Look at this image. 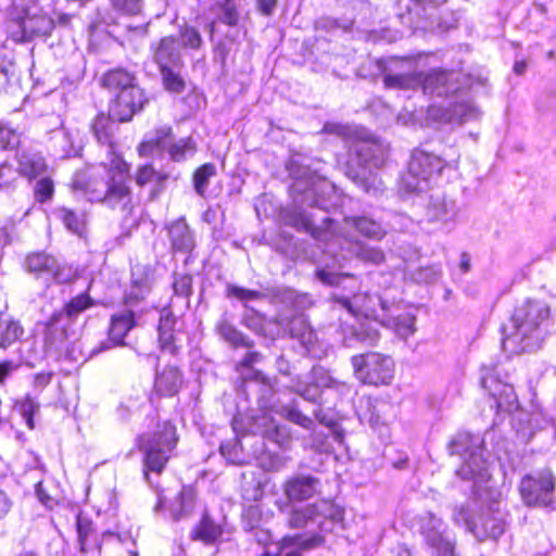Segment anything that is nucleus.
<instances>
[{
    "label": "nucleus",
    "instance_id": "obj_17",
    "mask_svg": "<svg viewBox=\"0 0 556 556\" xmlns=\"http://www.w3.org/2000/svg\"><path fill=\"white\" fill-rule=\"evenodd\" d=\"M148 99L140 87L121 90L110 105V114L117 122H128L134 114L142 110Z\"/></svg>",
    "mask_w": 556,
    "mask_h": 556
},
{
    "label": "nucleus",
    "instance_id": "obj_3",
    "mask_svg": "<svg viewBox=\"0 0 556 556\" xmlns=\"http://www.w3.org/2000/svg\"><path fill=\"white\" fill-rule=\"evenodd\" d=\"M548 318L549 307L542 301L527 300L519 304L509 321L503 326L504 350L510 354L538 350Z\"/></svg>",
    "mask_w": 556,
    "mask_h": 556
},
{
    "label": "nucleus",
    "instance_id": "obj_2",
    "mask_svg": "<svg viewBox=\"0 0 556 556\" xmlns=\"http://www.w3.org/2000/svg\"><path fill=\"white\" fill-rule=\"evenodd\" d=\"M111 114H99L92 123L94 137L108 144V160L98 166L77 172L72 180L75 190L84 192L91 202H101L110 208L129 213L132 206L130 188L127 185L129 167L113 151V135L116 128Z\"/></svg>",
    "mask_w": 556,
    "mask_h": 556
},
{
    "label": "nucleus",
    "instance_id": "obj_36",
    "mask_svg": "<svg viewBox=\"0 0 556 556\" xmlns=\"http://www.w3.org/2000/svg\"><path fill=\"white\" fill-rule=\"evenodd\" d=\"M216 330L218 334L233 348H249L251 345L249 340L225 318L218 321L216 325Z\"/></svg>",
    "mask_w": 556,
    "mask_h": 556
},
{
    "label": "nucleus",
    "instance_id": "obj_8",
    "mask_svg": "<svg viewBox=\"0 0 556 556\" xmlns=\"http://www.w3.org/2000/svg\"><path fill=\"white\" fill-rule=\"evenodd\" d=\"M14 5L15 12L9 23V33L13 40L28 41L51 33L54 23L37 4L33 3L21 10L17 3Z\"/></svg>",
    "mask_w": 556,
    "mask_h": 556
},
{
    "label": "nucleus",
    "instance_id": "obj_48",
    "mask_svg": "<svg viewBox=\"0 0 556 556\" xmlns=\"http://www.w3.org/2000/svg\"><path fill=\"white\" fill-rule=\"evenodd\" d=\"M179 45H181L186 49L198 50L201 48L203 43V39L201 37L200 31L193 26L185 25L184 27H181L179 31Z\"/></svg>",
    "mask_w": 556,
    "mask_h": 556
},
{
    "label": "nucleus",
    "instance_id": "obj_10",
    "mask_svg": "<svg viewBox=\"0 0 556 556\" xmlns=\"http://www.w3.org/2000/svg\"><path fill=\"white\" fill-rule=\"evenodd\" d=\"M357 379L367 384H390L394 377V362L384 354L369 352L352 357Z\"/></svg>",
    "mask_w": 556,
    "mask_h": 556
},
{
    "label": "nucleus",
    "instance_id": "obj_4",
    "mask_svg": "<svg viewBox=\"0 0 556 556\" xmlns=\"http://www.w3.org/2000/svg\"><path fill=\"white\" fill-rule=\"evenodd\" d=\"M387 159L386 148L377 141H358L351 148L345 174L366 193L378 195L384 189L382 179L371 170L381 167Z\"/></svg>",
    "mask_w": 556,
    "mask_h": 556
},
{
    "label": "nucleus",
    "instance_id": "obj_42",
    "mask_svg": "<svg viewBox=\"0 0 556 556\" xmlns=\"http://www.w3.org/2000/svg\"><path fill=\"white\" fill-rule=\"evenodd\" d=\"M311 380H313L319 389L331 388L339 392H343L348 389L344 382H341L330 376L329 371L323 367H313L311 371Z\"/></svg>",
    "mask_w": 556,
    "mask_h": 556
},
{
    "label": "nucleus",
    "instance_id": "obj_14",
    "mask_svg": "<svg viewBox=\"0 0 556 556\" xmlns=\"http://www.w3.org/2000/svg\"><path fill=\"white\" fill-rule=\"evenodd\" d=\"M25 268L46 283L51 281L66 283L73 277L72 269L58 263L55 257L47 253H33L25 260Z\"/></svg>",
    "mask_w": 556,
    "mask_h": 556
},
{
    "label": "nucleus",
    "instance_id": "obj_55",
    "mask_svg": "<svg viewBox=\"0 0 556 556\" xmlns=\"http://www.w3.org/2000/svg\"><path fill=\"white\" fill-rule=\"evenodd\" d=\"M283 413L288 420H290L291 422H293L295 425L301 426L304 429H311L314 425L313 420L308 416L302 414L295 407H292V406L285 407Z\"/></svg>",
    "mask_w": 556,
    "mask_h": 556
},
{
    "label": "nucleus",
    "instance_id": "obj_12",
    "mask_svg": "<svg viewBox=\"0 0 556 556\" xmlns=\"http://www.w3.org/2000/svg\"><path fill=\"white\" fill-rule=\"evenodd\" d=\"M342 511L332 502L321 500L312 505L293 509L290 513L288 525L293 529H301L316 523L321 531H327V523L341 519Z\"/></svg>",
    "mask_w": 556,
    "mask_h": 556
},
{
    "label": "nucleus",
    "instance_id": "obj_35",
    "mask_svg": "<svg viewBox=\"0 0 556 556\" xmlns=\"http://www.w3.org/2000/svg\"><path fill=\"white\" fill-rule=\"evenodd\" d=\"M24 333L18 321L7 318L0 314V349H8Z\"/></svg>",
    "mask_w": 556,
    "mask_h": 556
},
{
    "label": "nucleus",
    "instance_id": "obj_58",
    "mask_svg": "<svg viewBox=\"0 0 556 556\" xmlns=\"http://www.w3.org/2000/svg\"><path fill=\"white\" fill-rule=\"evenodd\" d=\"M244 325L256 333H263L264 331V317L251 309L243 316Z\"/></svg>",
    "mask_w": 556,
    "mask_h": 556
},
{
    "label": "nucleus",
    "instance_id": "obj_45",
    "mask_svg": "<svg viewBox=\"0 0 556 556\" xmlns=\"http://www.w3.org/2000/svg\"><path fill=\"white\" fill-rule=\"evenodd\" d=\"M288 388L300 394L304 400L309 402H317L320 397V389L313 381H302L301 379H292Z\"/></svg>",
    "mask_w": 556,
    "mask_h": 556
},
{
    "label": "nucleus",
    "instance_id": "obj_39",
    "mask_svg": "<svg viewBox=\"0 0 556 556\" xmlns=\"http://www.w3.org/2000/svg\"><path fill=\"white\" fill-rule=\"evenodd\" d=\"M452 520L455 525H464L467 530L476 538H480L479 527L472 519V514L469 505L460 504L453 507Z\"/></svg>",
    "mask_w": 556,
    "mask_h": 556
},
{
    "label": "nucleus",
    "instance_id": "obj_9",
    "mask_svg": "<svg viewBox=\"0 0 556 556\" xmlns=\"http://www.w3.org/2000/svg\"><path fill=\"white\" fill-rule=\"evenodd\" d=\"M177 442L176 429L169 422H164L153 434H144L139 439V447L144 452L147 469L161 472L169 459V454Z\"/></svg>",
    "mask_w": 556,
    "mask_h": 556
},
{
    "label": "nucleus",
    "instance_id": "obj_49",
    "mask_svg": "<svg viewBox=\"0 0 556 556\" xmlns=\"http://www.w3.org/2000/svg\"><path fill=\"white\" fill-rule=\"evenodd\" d=\"M33 191L37 202L46 203L50 201L54 194V184L49 177L40 178L36 181Z\"/></svg>",
    "mask_w": 556,
    "mask_h": 556
},
{
    "label": "nucleus",
    "instance_id": "obj_20",
    "mask_svg": "<svg viewBox=\"0 0 556 556\" xmlns=\"http://www.w3.org/2000/svg\"><path fill=\"white\" fill-rule=\"evenodd\" d=\"M320 481L311 475H296L288 478L282 490L289 502H303L318 493Z\"/></svg>",
    "mask_w": 556,
    "mask_h": 556
},
{
    "label": "nucleus",
    "instance_id": "obj_1",
    "mask_svg": "<svg viewBox=\"0 0 556 556\" xmlns=\"http://www.w3.org/2000/svg\"><path fill=\"white\" fill-rule=\"evenodd\" d=\"M291 194L295 210L287 216V224L308 232L317 241L325 244L324 252L328 254L333 264H327L325 268L316 270V277L325 285L339 286L348 277L336 271V268L342 267V261L349 255H355L359 260L379 265L384 262V253L374 247L354 241L353 237L334 225L328 217L320 218L323 224L316 226L311 214L303 211L304 206H317L324 211H329L339 205V197L333 185L319 177H309L307 179L296 178L291 186Z\"/></svg>",
    "mask_w": 556,
    "mask_h": 556
},
{
    "label": "nucleus",
    "instance_id": "obj_11",
    "mask_svg": "<svg viewBox=\"0 0 556 556\" xmlns=\"http://www.w3.org/2000/svg\"><path fill=\"white\" fill-rule=\"evenodd\" d=\"M556 478L551 469L526 475L519 483L522 502L528 507H548L554 503Z\"/></svg>",
    "mask_w": 556,
    "mask_h": 556
},
{
    "label": "nucleus",
    "instance_id": "obj_22",
    "mask_svg": "<svg viewBox=\"0 0 556 556\" xmlns=\"http://www.w3.org/2000/svg\"><path fill=\"white\" fill-rule=\"evenodd\" d=\"M173 128L170 126H162L150 131L144 140L138 146L140 156H151L155 152H168V146L173 143Z\"/></svg>",
    "mask_w": 556,
    "mask_h": 556
},
{
    "label": "nucleus",
    "instance_id": "obj_16",
    "mask_svg": "<svg viewBox=\"0 0 556 556\" xmlns=\"http://www.w3.org/2000/svg\"><path fill=\"white\" fill-rule=\"evenodd\" d=\"M92 305V300L86 293L73 298L61 311L55 312L48 323V339L53 332L61 331L60 339L67 337V326L80 313Z\"/></svg>",
    "mask_w": 556,
    "mask_h": 556
},
{
    "label": "nucleus",
    "instance_id": "obj_54",
    "mask_svg": "<svg viewBox=\"0 0 556 556\" xmlns=\"http://www.w3.org/2000/svg\"><path fill=\"white\" fill-rule=\"evenodd\" d=\"M76 527L80 549L85 551L86 541L92 531V522L86 515L78 513L76 517Z\"/></svg>",
    "mask_w": 556,
    "mask_h": 556
},
{
    "label": "nucleus",
    "instance_id": "obj_24",
    "mask_svg": "<svg viewBox=\"0 0 556 556\" xmlns=\"http://www.w3.org/2000/svg\"><path fill=\"white\" fill-rule=\"evenodd\" d=\"M182 386V378L176 367H165L157 372L154 380V391L162 396H173Z\"/></svg>",
    "mask_w": 556,
    "mask_h": 556
},
{
    "label": "nucleus",
    "instance_id": "obj_31",
    "mask_svg": "<svg viewBox=\"0 0 556 556\" xmlns=\"http://www.w3.org/2000/svg\"><path fill=\"white\" fill-rule=\"evenodd\" d=\"M428 210L433 219L444 223L454 220L457 215L455 201L440 195L431 197Z\"/></svg>",
    "mask_w": 556,
    "mask_h": 556
},
{
    "label": "nucleus",
    "instance_id": "obj_62",
    "mask_svg": "<svg viewBox=\"0 0 556 556\" xmlns=\"http://www.w3.org/2000/svg\"><path fill=\"white\" fill-rule=\"evenodd\" d=\"M238 12L236 8L232 4H226L223 9V14L220 16V21L224 24H227L229 26H235L238 23Z\"/></svg>",
    "mask_w": 556,
    "mask_h": 556
},
{
    "label": "nucleus",
    "instance_id": "obj_33",
    "mask_svg": "<svg viewBox=\"0 0 556 556\" xmlns=\"http://www.w3.org/2000/svg\"><path fill=\"white\" fill-rule=\"evenodd\" d=\"M134 76L124 70H113L102 77V85L113 92H119L130 87H138Z\"/></svg>",
    "mask_w": 556,
    "mask_h": 556
},
{
    "label": "nucleus",
    "instance_id": "obj_38",
    "mask_svg": "<svg viewBox=\"0 0 556 556\" xmlns=\"http://www.w3.org/2000/svg\"><path fill=\"white\" fill-rule=\"evenodd\" d=\"M55 215L70 231L78 236L83 233L86 224L83 214H77L66 207H60L55 210Z\"/></svg>",
    "mask_w": 556,
    "mask_h": 556
},
{
    "label": "nucleus",
    "instance_id": "obj_26",
    "mask_svg": "<svg viewBox=\"0 0 556 556\" xmlns=\"http://www.w3.org/2000/svg\"><path fill=\"white\" fill-rule=\"evenodd\" d=\"M323 536L314 534L309 539H303L302 536H285L281 541L280 546H276L274 554L281 556H301L298 547L312 548L323 543Z\"/></svg>",
    "mask_w": 556,
    "mask_h": 556
},
{
    "label": "nucleus",
    "instance_id": "obj_21",
    "mask_svg": "<svg viewBox=\"0 0 556 556\" xmlns=\"http://www.w3.org/2000/svg\"><path fill=\"white\" fill-rule=\"evenodd\" d=\"M16 172L28 179L45 174L48 165L43 155L33 149H20L16 152Z\"/></svg>",
    "mask_w": 556,
    "mask_h": 556
},
{
    "label": "nucleus",
    "instance_id": "obj_27",
    "mask_svg": "<svg viewBox=\"0 0 556 556\" xmlns=\"http://www.w3.org/2000/svg\"><path fill=\"white\" fill-rule=\"evenodd\" d=\"M388 312L381 314V324L393 329L402 338H407L415 332V317L410 313L389 314Z\"/></svg>",
    "mask_w": 556,
    "mask_h": 556
},
{
    "label": "nucleus",
    "instance_id": "obj_56",
    "mask_svg": "<svg viewBox=\"0 0 556 556\" xmlns=\"http://www.w3.org/2000/svg\"><path fill=\"white\" fill-rule=\"evenodd\" d=\"M227 295L233 296L240 301H253L262 296V293L255 290L244 289L238 286L229 285Z\"/></svg>",
    "mask_w": 556,
    "mask_h": 556
},
{
    "label": "nucleus",
    "instance_id": "obj_44",
    "mask_svg": "<svg viewBox=\"0 0 556 556\" xmlns=\"http://www.w3.org/2000/svg\"><path fill=\"white\" fill-rule=\"evenodd\" d=\"M216 175V166L212 163H206L200 166L193 174V186L195 192L203 197L210 184V179Z\"/></svg>",
    "mask_w": 556,
    "mask_h": 556
},
{
    "label": "nucleus",
    "instance_id": "obj_40",
    "mask_svg": "<svg viewBox=\"0 0 556 556\" xmlns=\"http://www.w3.org/2000/svg\"><path fill=\"white\" fill-rule=\"evenodd\" d=\"M16 85L15 64L0 55V92H9L10 89H15Z\"/></svg>",
    "mask_w": 556,
    "mask_h": 556
},
{
    "label": "nucleus",
    "instance_id": "obj_37",
    "mask_svg": "<svg viewBox=\"0 0 556 556\" xmlns=\"http://www.w3.org/2000/svg\"><path fill=\"white\" fill-rule=\"evenodd\" d=\"M222 534V530L208 516H203L199 525L192 531V539L201 540L205 543L215 542Z\"/></svg>",
    "mask_w": 556,
    "mask_h": 556
},
{
    "label": "nucleus",
    "instance_id": "obj_29",
    "mask_svg": "<svg viewBox=\"0 0 556 556\" xmlns=\"http://www.w3.org/2000/svg\"><path fill=\"white\" fill-rule=\"evenodd\" d=\"M345 228H354L361 235L374 240H380L386 235V230L382 226L368 217L344 218V229Z\"/></svg>",
    "mask_w": 556,
    "mask_h": 556
},
{
    "label": "nucleus",
    "instance_id": "obj_15",
    "mask_svg": "<svg viewBox=\"0 0 556 556\" xmlns=\"http://www.w3.org/2000/svg\"><path fill=\"white\" fill-rule=\"evenodd\" d=\"M481 387L489 391V393L496 400L497 406L505 409H510L516 403V394L514 387L500 379V369L497 366H482L481 367Z\"/></svg>",
    "mask_w": 556,
    "mask_h": 556
},
{
    "label": "nucleus",
    "instance_id": "obj_64",
    "mask_svg": "<svg viewBox=\"0 0 556 556\" xmlns=\"http://www.w3.org/2000/svg\"><path fill=\"white\" fill-rule=\"evenodd\" d=\"M174 332L172 331H159V341L160 345L163 350H168L169 352H175L174 345Z\"/></svg>",
    "mask_w": 556,
    "mask_h": 556
},
{
    "label": "nucleus",
    "instance_id": "obj_7",
    "mask_svg": "<svg viewBox=\"0 0 556 556\" xmlns=\"http://www.w3.org/2000/svg\"><path fill=\"white\" fill-rule=\"evenodd\" d=\"M481 440L477 435L458 433L450 443V453L460 455L463 465L456 471L464 480H485L489 477L486 462L482 456Z\"/></svg>",
    "mask_w": 556,
    "mask_h": 556
},
{
    "label": "nucleus",
    "instance_id": "obj_28",
    "mask_svg": "<svg viewBox=\"0 0 556 556\" xmlns=\"http://www.w3.org/2000/svg\"><path fill=\"white\" fill-rule=\"evenodd\" d=\"M168 236L174 250L188 252L194 245L191 231L184 219L175 220L169 225Z\"/></svg>",
    "mask_w": 556,
    "mask_h": 556
},
{
    "label": "nucleus",
    "instance_id": "obj_46",
    "mask_svg": "<svg viewBox=\"0 0 556 556\" xmlns=\"http://www.w3.org/2000/svg\"><path fill=\"white\" fill-rule=\"evenodd\" d=\"M52 140L60 146V151L64 156L76 155L79 148L75 147L72 135L66 129L55 130L52 135Z\"/></svg>",
    "mask_w": 556,
    "mask_h": 556
},
{
    "label": "nucleus",
    "instance_id": "obj_51",
    "mask_svg": "<svg viewBox=\"0 0 556 556\" xmlns=\"http://www.w3.org/2000/svg\"><path fill=\"white\" fill-rule=\"evenodd\" d=\"M20 143V135L12 128L0 124V150L15 149Z\"/></svg>",
    "mask_w": 556,
    "mask_h": 556
},
{
    "label": "nucleus",
    "instance_id": "obj_47",
    "mask_svg": "<svg viewBox=\"0 0 556 556\" xmlns=\"http://www.w3.org/2000/svg\"><path fill=\"white\" fill-rule=\"evenodd\" d=\"M167 179V175L155 170L152 165H143L138 168L136 174V182L139 186H144L149 182H156L157 185H163V182Z\"/></svg>",
    "mask_w": 556,
    "mask_h": 556
},
{
    "label": "nucleus",
    "instance_id": "obj_63",
    "mask_svg": "<svg viewBox=\"0 0 556 556\" xmlns=\"http://www.w3.org/2000/svg\"><path fill=\"white\" fill-rule=\"evenodd\" d=\"M176 319L169 311H163L160 317L159 331L174 332Z\"/></svg>",
    "mask_w": 556,
    "mask_h": 556
},
{
    "label": "nucleus",
    "instance_id": "obj_23",
    "mask_svg": "<svg viewBox=\"0 0 556 556\" xmlns=\"http://www.w3.org/2000/svg\"><path fill=\"white\" fill-rule=\"evenodd\" d=\"M153 59L161 67H178L181 64L180 45L173 36L162 38L153 48Z\"/></svg>",
    "mask_w": 556,
    "mask_h": 556
},
{
    "label": "nucleus",
    "instance_id": "obj_57",
    "mask_svg": "<svg viewBox=\"0 0 556 556\" xmlns=\"http://www.w3.org/2000/svg\"><path fill=\"white\" fill-rule=\"evenodd\" d=\"M298 340L306 349L308 354L315 357L319 356L316 349L317 337L311 326L307 328V330L301 333V337H299Z\"/></svg>",
    "mask_w": 556,
    "mask_h": 556
},
{
    "label": "nucleus",
    "instance_id": "obj_32",
    "mask_svg": "<svg viewBox=\"0 0 556 556\" xmlns=\"http://www.w3.org/2000/svg\"><path fill=\"white\" fill-rule=\"evenodd\" d=\"M378 340L379 332L371 323L361 324L358 327H353L351 334L345 336L343 339L346 346H353L356 342L374 345Z\"/></svg>",
    "mask_w": 556,
    "mask_h": 556
},
{
    "label": "nucleus",
    "instance_id": "obj_13",
    "mask_svg": "<svg viewBox=\"0 0 556 556\" xmlns=\"http://www.w3.org/2000/svg\"><path fill=\"white\" fill-rule=\"evenodd\" d=\"M421 534L433 549V556H454L455 539L445 522L434 514L427 511L418 517Z\"/></svg>",
    "mask_w": 556,
    "mask_h": 556
},
{
    "label": "nucleus",
    "instance_id": "obj_41",
    "mask_svg": "<svg viewBox=\"0 0 556 556\" xmlns=\"http://www.w3.org/2000/svg\"><path fill=\"white\" fill-rule=\"evenodd\" d=\"M175 68L173 66L160 68L163 86L168 92L181 93L185 90L186 83Z\"/></svg>",
    "mask_w": 556,
    "mask_h": 556
},
{
    "label": "nucleus",
    "instance_id": "obj_34",
    "mask_svg": "<svg viewBox=\"0 0 556 556\" xmlns=\"http://www.w3.org/2000/svg\"><path fill=\"white\" fill-rule=\"evenodd\" d=\"M197 143L191 137L181 138L173 141L168 146V156L173 162L181 163L194 156L197 153Z\"/></svg>",
    "mask_w": 556,
    "mask_h": 556
},
{
    "label": "nucleus",
    "instance_id": "obj_61",
    "mask_svg": "<svg viewBox=\"0 0 556 556\" xmlns=\"http://www.w3.org/2000/svg\"><path fill=\"white\" fill-rule=\"evenodd\" d=\"M308 327L309 324L304 316L295 317L290 323V333L293 338L298 339Z\"/></svg>",
    "mask_w": 556,
    "mask_h": 556
},
{
    "label": "nucleus",
    "instance_id": "obj_53",
    "mask_svg": "<svg viewBox=\"0 0 556 556\" xmlns=\"http://www.w3.org/2000/svg\"><path fill=\"white\" fill-rule=\"evenodd\" d=\"M112 8L125 15H136L142 8L141 0H111Z\"/></svg>",
    "mask_w": 556,
    "mask_h": 556
},
{
    "label": "nucleus",
    "instance_id": "obj_25",
    "mask_svg": "<svg viewBox=\"0 0 556 556\" xmlns=\"http://www.w3.org/2000/svg\"><path fill=\"white\" fill-rule=\"evenodd\" d=\"M151 291V279L144 269L137 268L132 271V280L125 293V303L128 306L138 304L144 300Z\"/></svg>",
    "mask_w": 556,
    "mask_h": 556
},
{
    "label": "nucleus",
    "instance_id": "obj_5",
    "mask_svg": "<svg viewBox=\"0 0 556 556\" xmlns=\"http://www.w3.org/2000/svg\"><path fill=\"white\" fill-rule=\"evenodd\" d=\"M459 73L440 68L418 74H386L383 83L389 88H421L427 94L445 97L460 90Z\"/></svg>",
    "mask_w": 556,
    "mask_h": 556
},
{
    "label": "nucleus",
    "instance_id": "obj_43",
    "mask_svg": "<svg viewBox=\"0 0 556 556\" xmlns=\"http://www.w3.org/2000/svg\"><path fill=\"white\" fill-rule=\"evenodd\" d=\"M505 525L502 518L495 516H485L482 518V528L479 529L481 534L477 538L479 541H483L488 538L497 539L504 533Z\"/></svg>",
    "mask_w": 556,
    "mask_h": 556
},
{
    "label": "nucleus",
    "instance_id": "obj_52",
    "mask_svg": "<svg viewBox=\"0 0 556 556\" xmlns=\"http://www.w3.org/2000/svg\"><path fill=\"white\" fill-rule=\"evenodd\" d=\"M194 495L191 490H182L179 494V508L173 507V515L176 519L189 514L192 509Z\"/></svg>",
    "mask_w": 556,
    "mask_h": 556
},
{
    "label": "nucleus",
    "instance_id": "obj_50",
    "mask_svg": "<svg viewBox=\"0 0 556 556\" xmlns=\"http://www.w3.org/2000/svg\"><path fill=\"white\" fill-rule=\"evenodd\" d=\"M16 407L25 419L26 425L29 429H34V415L39 409V404L35 402L30 396H26L25 399L16 402Z\"/></svg>",
    "mask_w": 556,
    "mask_h": 556
},
{
    "label": "nucleus",
    "instance_id": "obj_6",
    "mask_svg": "<svg viewBox=\"0 0 556 556\" xmlns=\"http://www.w3.org/2000/svg\"><path fill=\"white\" fill-rule=\"evenodd\" d=\"M444 167L445 161L440 156L424 150H415L408 169L401 178V189L408 193L427 191L440 177Z\"/></svg>",
    "mask_w": 556,
    "mask_h": 556
},
{
    "label": "nucleus",
    "instance_id": "obj_60",
    "mask_svg": "<svg viewBox=\"0 0 556 556\" xmlns=\"http://www.w3.org/2000/svg\"><path fill=\"white\" fill-rule=\"evenodd\" d=\"M192 278L181 276L174 281V291L180 296H188L191 293Z\"/></svg>",
    "mask_w": 556,
    "mask_h": 556
},
{
    "label": "nucleus",
    "instance_id": "obj_59",
    "mask_svg": "<svg viewBox=\"0 0 556 556\" xmlns=\"http://www.w3.org/2000/svg\"><path fill=\"white\" fill-rule=\"evenodd\" d=\"M15 175L10 166L0 164V191H9L14 187Z\"/></svg>",
    "mask_w": 556,
    "mask_h": 556
},
{
    "label": "nucleus",
    "instance_id": "obj_18",
    "mask_svg": "<svg viewBox=\"0 0 556 556\" xmlns=\"http://www.w3.org/2000/svg\"><path fill=\"white\" fill-rule=\"evenodd\" d=\"M431 116L444 123H466L480 116L479 110L466 96H457L456 100L444 108H431Z\"/></svg>",
    "mask_w": 556,
    "mask_h": 556
},
{
    "label": "nucleus",
    "instance_id": "obj_30",
    "mask_svg": "<svg viewBox=\"0 0 556 556\" xmlns=\"http://www.w3.org/2000/svg\"><path fill=\"white\" fill-rule=\"evenodd\" d=\"M134 326L135 320L132 312L126 311L124 313L113 315L109 331L110 341H112L114 345L123 344L125 336Z\"/></svg>",
    "mask_w": 556,
    "mask_h": 556
},
{
    "label": "nucleus",
    "instance_id": "obj_19",
    "mask_svg": "<svg viewBox=\"0 0 556 556\" xmlns=\"http://www.w3.org/2000/svg\"><path fill=\"white\" fill-rule=\"evenodd\" d=\"M343 307H345L352 315H364L366 318H379L381 315L377 312V306H380L382 314L390 311L388 303L378 295H370L368 293L354 294L353 298H340L338 300Z\"/></svg>",
    "mask_w": 556,
    "mask_h": 556
}]
</instances>
